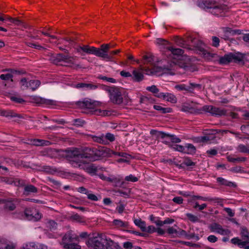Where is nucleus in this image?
Listing matches in <instances>:
<instances>
[{"label":"nucleus","instance_id":"1","mask_svg":"<svg viewBox=\"0 0 249 249\" xmlns=\"http://www.w3.org/2000/svg\"><path fill=\"white\" fill-rule=\"evenodd\" d=\"M178 68H182L186 71H193L194 70V67L186 56L184 59H178L174 61H169L167 65L163 67H155L152 69L151 73L156 75H160L162 73L173 75L175 74V71Z\"/></svg>","mask_w":249,"mask_h":249},{"label":"nucleus","instance_id":"2","mask_svg":"<svg viewBox=\"0 0 249 249\" xmlns=\"http://www.w3.org/2000/svg\"><path fill=\"white\" fill-rule=\"evenodd\" d=\"M199 7L213 15L222 17L227 11V5L221 3L218 0H198Z\"/></svg>","mask_w":249,"mask_h":249},{"label":"nucleus","instance_id":"3","mask_svg":"<svg viewBox=\"0 0 249 249\" xmlns=\"http://www.w3.org/2000/svg\"><path fill=\"white\" fill-rule=\"evenodd\" d=\"M110 151L108 148L105 147L96 148L94 147H86L82 148L81 158L89 159L90 160H97L99 158L106 157L109 156Z\"/></svg>","mask_w":249,"mask_h":249},{"label":"nucleus","instance_id":"4","mask_svg":"<svg viewBox=\"0 0 249 249\" xmlns=\"http://www.w3.org/2000/svg\"><path fill=\"white\" fill-rule=\"evenodd\" d=\"M100 88L107 91L109 95L110 100L114 104H121L123 103V98L121 89L115 86L100 85Z\"/></svg>","mask_w":249,"mask_h":249},{"label":"nucleus","instance_id":"5","mask_svg":"<svg viewBox=\"0 0 249 249\" xmlns=\"http://www.w3.org/2000/svg\"><path fill=\"white\" fill-rule=\"evenodd\" d=\"M116 46V44L112 43L102 44L100 47L99 57L106 61H112L115 52L114 50L110 51V49L114 48Z\"/></svg>","mask_w":249,"mask_h":249},{"label":"nucleus","instance_id":"6","mask_svg":"<svg viewBox=\"0 0 249 249\" xmlns=\"http://www.w3.org/2000/svg\"><path fill=\"white\" fill-rule=\"evenodd\" d=\"M241 235L243 240L235 237L231 240V242L240 248L249 249V232L246 227H241Z\"/></svg>","mask_w":249,"mask_h":249},{"label":"nucleus","instance_id":"7","mask_svg":"<svg viewBox=\"0 0 249 249\" xmlns=\"http://www.w3.org/2000/svg\"><path fill=\"white\" fill-rule=\"evenodd\" d=\"M107 240V239L103 238L98 234L97 236L89 238L87 245L93 249H105Z\"/></svg>","mask_w":249,"mask_h":249},{"label":"nucleus","instance_id":"8","mask_svg":"<svg viewBox=\"0 0 249 249\" xmlns=\"http://www.w3.org/2000/svg\"><path fill=\"white\" fill-rule=\"evenodd\" d=\"M76 52L81 56H84L86 54H94L99 57L100 48L90 46L88 45L78 46L75 48Z\"/></svg>","mask_w":249,"mask_h":249},{"label":"nucleus","instance_id":"9","mask_svg":"<svg viewBox=\"0 0 249 249\" xmlns=\"http://www.w3.org/2000/svg\"><path fill=\"white\" fill-rule=\"evenodd\" d=\"M175 88L178 91H185L189 93H194L195 89L201 90L202 85L199 84L189 82L188 85H177L175 86Z\"/></svg>","mask_w":249,"mask_h":249},{"label":"nucleus","instance_id":"10","mask_svg":"<svg viewBox=\"0 0 249 249\" xmlns=\"http://www.w3.org/2000/svg\"><path fill=\"white\" fill-rule=\"evenodd\" d=\"M76 105L80 108L89 110L88 111H85L84 112L87 113H90L91 114H94L95 110L96 105L94 102H91L90 100H84L83 101H79L76 103Z\"/></svg>","mask_w":249,"mask_h":249},{"label":"nucleus","instance_id":"11","mask_svg":"<svg viewBox=\"0 0 249 249\" xmlns=\"http://www.w3.org/2000/svg\"><path fill=\"white\" fill-rule=\"evenodd\" d=\"M202 110L209 112L212 115L215 116H221L225 115L226 110L219 107H217L213 106H204L202 107Z\"/></svg>","mask_w":249,"mask_h":249},{"label":"nucleus","instance_id":"12","mask_svg":"<svg viewBox=\"0 0 249 249\" xmlns=\"http://www.w3.org/2000/svg\"><path fill=\"white\" fill-rule=\"evenodd\" d=\"M3 71L8 72L6 74H2L0 75V78L3 80H9L13 82L12 78L15 75H21L25 72L23 71L17 70L12 69H5L2 71Z\"/></svg>","mask_w":249,"mask_h":249},{"label":"nucleus","instance_id":"13","mask_svg":"<svg viewBox=\"0 0 249 249\" xmlns=\"http://www.w3.org/2000/svg\"><path fill=\"white\" fill-rule=\"evenodd\" d=\"M209 229L211 231L216 232L221 235H229L231 233V231L228 229H224L222 226L217 223H213L211 224L209 226Z\"/></svg>","mask_w":249,"mask_h":249},{"label":"nucleus","instance_id":"14","mask_svg":"<svg viewBox=\"0 0 249 249\" xmlns=\"http://www.w3.org/2000/svg\"><path fill=\"white\" fill-rule=\"evenodd\" d=\"M78 239L79 236L76 235L72 234L71 231H69L63 237L61 245L64 247L65 244H69L70 242L73 241H77Z\"/></svg>","mask_w":249,"mask_h":249},{"label":"nucleus","instance_id":"15","mask_svg":"<svg viewBox=\"0 0 249 249\" xmlns=\"http://www.w3.org/2000/svg\"><path fill=\"white\" fill-rule=\"evenodd\" d=\"M0 116H4L7 118L17 117L18 119L15 120V121L17 122H18V119L23 118L20 114L16 113L12 110H3L1 109H0Z\"/></svg>","mask_w":249,"mask_h":249},{"label":"nucleus","instance_id":"16","mask_svg":"<svg viewBox=\"0 0 249 249\" xmlns=\"http://www.w3.org/2000/svg\"><path fill=\"white\" fill-rule=\"evenodd\" d=\"M191 41L192 45L196 48L200 53H201L204 50V44L201 41L196 38H193L192 37H189L188 38V41Z\"/></svg>","mask_w":249,"mask_h":249},{"label":"nucleus","instance_id":"17","mask_svg":"<svg viewBox=\"0 0 249 249\" xmlns=\"http://www.w3.org/2000/svg\"><path fill=\"white\" fill-rule=\"evenodd\" d=\"M100 85H96L92 83H80L76 84L74 86V87L77 89H95L98 87L100 88Z\"/></svg>","mask_w":249,"mask_h":249},{"label":"nucleus","instance_id":"18","mask_svg":"<svg viewBox=\"0 0 249 249\" xmlns=\"http://www.w3.org/2000/svg\"><path fill=\"white\" fill-rule=\"evenodd\" d=\"M156 96L159 98H162L164 100L168 102H170L171 103H176L177 102V98L174 95L169 93H163L160 92L157 95H156Z\"/></svg>","mask_w":249,"mask_h":249},{"label":"nucleus","instance_id":"19","mask_svg":"<svg viewBox=\"0 0 249 249\" xmlns=\"http://www.w3.org/2000/svg\"><path fill=\"white\" fill-rule=\"evenodd\" d=\"M181 110L184 112H187L192 114H199L200 113L201 110L197 109L194 107H193L190 105L184 103L181 106Z\"/></svg>","mask_w":249,"mask_h":249},{"label":"nucleus","instance_id":"20","mask_svg":"<svg viewBox=\"0 0 249 249\" xmlns=\"http://www.w3.org/2000/svg\"><path fill=\"white\" fill-rule=\"evenodd\" d=\"M16 201L14 199H9L5 200L4 202V209L6 211H12L16 208Z\"/></svg>","mask_w":249,"mask_h":249},{"label":"nucleus","instance_id":"21","mask_svg":"<svg viewBox=\"0 0 249 249\" xmlns=\"http://www.w3.org/2000/svg\"><path fill=\"white\" fill-rule=\"evenodd\" d=\"M168 54H173L174 56H179L184 53V51L179 48H174L172 46H167L166 47Z\"/></svg>","mask_w":249,"mask_h":249},{"label":"nucleus","instance_id":"22","mask_svg":"<svg viewBox=\"0 0 249 249\" xmlns=\"http://www.w3.org/2000/svg\"><path fill=\"white\" fill-rule=\"evenodd\" d=\"M131 74V78L135 82H139L143 79L144 75L140 70H134Z\"/></svg>","mask_w":249,"mask_h":249},{"label":"nucleus","instance_id":"23","mask_svg":"<svg viewBox=\"0 0 249 249\" xmlns=\"http://www.w3.org/2000/svg\"><path fill=\"white\" fill-rule=\"evenodd\" d=\"M37 192L38 189L36 187L31 184H28L25 185L23 194L26 196H28L31 193H36Z\"/></svg>","mask_w":249,"mask_h":249},{"label":"nucleus","instance_id":"24","mask_svg":"<svg viewBox=\"0 0 249 249\" xmlns=\"http://www.w3.org/2000/svg\"><path fill=\"white\" fill-rule=\"evenodd\" d=\"M84 169L86 172L91 175H96L98 170V167L92 163L85 165Z\"/></svg>","mask_w":249,"mask_h":249},{"label":"nucleus","instance_id":"25","mask_svg":"<svg viewBox=\"0 0 249 249\" xmlns=\"http://www.w3.org/2000/svg\"><path fill=\"white\" fill-rule=\"evenodd\" d=\"M217 182L219 183L220 185H225L228 187H236L237 186L236 184L232 182L228 181L226 179L221 178L218 177L216 178Z\"/></svg>","mask_w":249,"mask_h":249},{"label":"nucleus","instance_id":"26","mask_svg":"<svg viewBox=\"0 0 249 249\" xmlns=\"http://www.w3.org/2000/svg\"><path fill=\"white\" fill-rule=\"evenodd\" d=\"M105 249H121L117 243L110 239H107Z\"/></svg>","mask_w":249,"mask_h":249},{"label":"nucleus","instance_id":"27","mask_svg":"<svg viewBox=\"0 0 249 249\" xmlns=\"http://www.w3.org/2000/svg\"><path fill=\"white\" fill-rule=\"evenodd\" d=\"M150 133L152 135H154L156 137L157 139H159L160 138L164 139L165 137H167L168 135V133H166L162 131H158L155 129L151 130Z\"/></svg>","mask_w":249,"mask_h":249},{"label":"nucleus","instance_id":"28","mask_svg":"<svg viewBox=\"0 0 249 249\" xmlns=\"http://www.w3.org/2000/svg\"><path fill=\"white\" fill-rule=\"evenodd\" d=\"M196 152L195 146L191 143H186L184 145V153L193 155Z\"/></svg>","mask_w":249,"mask_h":249},{"label":"nucleus","instance_id":"29","mask_svg":"<svg viewBox=\"0 0 249 249\" xmlns=\"http://www.w3.org/2000/svg\"><path fill=\"white\" fill-rule=\"evenodd\" d=\"M231 62H239L243 60L244 58L243 54L240 53H231Z\"/></svg>","mask_w":249,"mask_h":249},{"label":"nucleus","instance_id":"30","mask_svg":"<svg viewBox=\"0 0 249 249\" xmlns=\"http://www.w3.org/2000/svg\"><path fill=\"white\" fill-rule=\"evenodd\" d=\"M40 85V82L38 80H31L28 81L27 88L35 90Z\"/></svg>","mask_w":249,"mask_h":249},{"label":"nucleus","instance_id":"31","mask_svg":"<svg viewBox=\"0 0 249 249\" xmlns=\"http://www.w3.org/2000/svg\"><path fill=\"white\" fill-rule=\"evenodd\" d=\"M35 213V211L31 208H26L24 210V215L26 218L29 220H33Z\"/></svg>","mask_w":249,"mask_h":249},{"label":"nucleus","instance_id":"32","mask_svg":"<svg viewBox=\"0 0 249 249\" xmlns=\"http://www.w3.org/2000/svg\"><path fill=\"white\" fill-rule=\"evenodd\" d=\"M219 62L221 64H227L231 62V53L225 54L223 56L220 57L219 59Z\"/></svg>","mask_w":249,"mask_h":249},{"label":"nucleus","instance_id":"33","mask_svg":"<svg viewBox=\"0 0 249 249\" xmlns=\"http://www.w3.org/2000/svg\"><path fill=\"white\" fill-rule=\"evenodd\" d=\"M108 149L110 151L109 153V156H107L106 157H110L112 156V155H117L120 157H124L126 159L128 158L129 157H130V155L124 152H114L111 150H110L109 148H108Z\"/></svg>","mask_w":249,"mask_h":249},{"label":"nucleus","instance_id":"34","mask_svg":"<svg viewBox=\"0 0 249 249\" xmlns=\"http://www.w3.org/2000/svg\"><path fill=\"white\" fill-rule=\"evenodd\" d=\"M202 55H203V57L207 59V60H212L213 58H214L216 56H217V54L214 53H211L206 50L204 49V51H203L201 53Z\"/></svg>","mask_w":249,"mask_h":249},{"label":"nucleus","instance_id":"35","mask_svg":"<svg viewBox=\"0 0 249 249\" xmlns=\"http://www.w3.org/2000/svg\"><path fill=\"white\" fill-rule=\"evenodd\" d=\"M70 219L73 221H76L77 222H79L80 223H85L86 220L85 219L84 217L81 216L78 214L77 213H76L75 214H73L70 217Z\"/></svg>","mask_w":249,"mask_h":249},{"label":"nucleus","instance_id":"36","mask_svg":"<svg viewBox=\"0 0 249 249\" xmlns=\"http://www.w3.org/2000/svg\"><path fill=\"white\" fill-rule=\"evenodd\" d=\"M154 108L160 111L162 113H170L172 111V109L169 107H163L159 105H154Z\"/></svg>","mask_w":249,"mask_h":249},{"label":"nucleus","instance_id":"37","mask_svg":"<svg viewBox=\"0 0 249 249\" xmlns=\"http://www.w3.org/2000/svg\"><path fill=\"white\" fill-rule=\"evenodd\" d=\"M163 142L164 143L166 144H168L170 147H172V148H173L175 150L184 153V146H182V145H178V144L171 145L170 144V142H168L167 141H164Z\"/></svg>","mask_w":249,"mask_h":249},{"label":"nucleus","instance_id":"38","mask_svg":"<svg viewBox=\"0 0 249 249\" xmlns=\"http://www.w3.org/2000/svg\"><path fill=\"white\" fill-rule=\"evenodd\" d=\"M134 223L136 225L138 226L142 231H146V224L143 221H142L141 219H137L134 220Z\"/></svg>","mask_w":249,"mask_h":249},{"label":"nucleus","instance_id":"39","mask_svg":"<svg viewBox=\"0 0 249 249\" xmlns=\"http://www.w3.org/2000/svg\"><path fill=\"white\" fill-rule=\"evenodd\" d=\"M7 20H9V21L15 24L16 25L22 26L23 27L25 26L24 23L22 21L18 19V18H12L11 17H9L7 18Z\"/></svg>","mask_w":249,"mask_h":249},{"label":"nucleus","instance_id":"40","mask_svg":"<svg viewBox=\"0 0 249 249\" xmlns=\"http://www.w3.org/2000/svg\"><path fill=\"white\" fill-rule=\"evenodd\" d=\"M94 111V114L97 115H101V116H109L111 115V112L110 111L107 110H101L100 109H97L95 110H93Z\"/></svg>","mask_w":249,"mask_h":249},{"label":"nucleus","instance_id":"41","mask_svg":"<svg viewBox=\"0 0 249 249\" xmlns=\"http://www.w3.org/2000/svg\"><path fill=\"white\" fill-rule=\"evenodd\" d=\"M49 60L51 61V62L55 65H58L60 62V58L58 57V53L55 55L51 53L50 55H49Z\"/></svg>","mask_w":249,"mask_h":249},{"label":"nucleus","instance_id":"42","mask_svg":"<svg viewBox=\"0 0 249 249\" xmlns=\"http://www.w3.org/2000/svg\"><path fill=\"white\" fill-rule=\"evenodd\" d=\"M113 224L117 227L127 228L128 226L127 222H123V221L119 219L114 220Z\"/></svg>","mask_w":249,"mask_h":249},{"label":"nucleus","instance_id":"43","mask_svg":"<svg viewBox=\"0 0 249 249\" xmlns=\"http://www.w3.org/2000/svg\"><path fill=\"white\" fill-rule=\"evenodd\" d=\"M42 171L48 174H53L57 171L56 168L49 166H44L42 167Z\"/></svg>","mask_w":249,"mask_h":249},{"label":"nucleus","instance_id":"44","mask_svg":"<svg viewBox=\"0 0 249 249\" xmlns=\"http://www.w3.org/2000/svg\"><path fill=\"white\" fill-rule=\"evenodd\" d=\"M69 156H70L71 158H78L80 157L81 158V152L79 151V150L77 148H75V149L73 150H71L69 153Z\"/></svg>","mask_w":249,"mask_h":249},{"label":"nucleus","instance_id":"45","mask_svg":"<svg viewBox=\"0 0 249 249\" xmlns=\"http://www.w3.org/2000/svg\"><path fill=\"white\" fill-rule=\"evenodd\" d=\"M58 57L60 58V62L64 61L70 62H71L72 59V57L70 56L69 55L64 54L63 53H58Z\"/></svg>","mask_w":249,"mask_h":249},{"label":"nucleus","instance_id":"46","mask_svg":"<svg viewBox=\"0 0 249 249\" xmlns=\"http://www.w3.org/2000/svg\"><path fill=\"white\" fill-rule=\"evenodd\" d=\"M228 160L231 162H242L246 160L247 158L245 157H238L237 158H232L231 156L227 157Z\"/></svg>","mask_w":249,"mask_h":249},{"label":"nucleus","instance_id":"47","mask_svg":"<svg viewBox=\"0 0 249 249\" xmlns=\"http://www.w3.org/2000/svg\"><path fill=\"white\" fill-rule=\"evenodd\" d=\"M63 40L64 41L63 43L65 44V46L68 47H71L75 44L74 39L72 38L66 37L63 39Z\"/></svg>","mask_w":249,"mask_h":249},{"label":"nucleus","instance_id":"48","mask_svg":"<svg viewBox=\"0 0 249 249\" xmlns=\"http://www.w3.org/2000/svg\"><path fill=\"white\" fill-rule=\"evenodd\" d=\"M37 103L46 105H53L54 101L40 98L37 100Z\"/></svg>","mask_w":249,"mask_h":249},{"label":"nucleus","instance_id":"49","mask_svg":"<svg viewBox=\"0 0 249 249\" xmlns=\"http://www.w3.org/2000/svg\"><path fill=\"white\" fill-rule=\"evenodd\" d=\"M237 149L241 153L249 154V146L247 147V146L244 144H239L238 146Z\"/></svg>","mask_w":249,"mask_h":249},{"label":"nucleus","instance_id":"50","mask_svg":"<svg viewBox=\"0 0 249 249\" xmlns=\"http://www.w3.org/2000/svg\"><path fill=\"white\" fill-rule=\"evenodd\" d=\"M47 227L51 230L53 231L57 228V223L53 220H49L47 223Z\"/></svg>","mask_w":249,"mask_h":249},{"label":"nucleus","instance_id":"51","mask_svg":"<svg viewBox=\"0 0 249 249\" xmlns=\"http://www.w3.org/2000/svg\"><path fill=\"white\" fill-rule=\"evenodd\" d=\"M63 248L65 249H80V247L75 243H69L65 244Z\"/></svg>","mask_w":249,"mask_h":249},{"label":"nucleus","instance_id":"52","mask_svg":"<svg viewBox=\"0 0 249 249\" xmlns=\"http://www.w3.org/2000/svg\"><path fill=\"white\" fill-rule=\"evenodd\" d=\"M146 90L154 93L155 95L158 94L159 93V89L155 85H153L151 87H147Z\"/></svg>","mask_w":249,"mask_h":249},{"label":"nucleus","instance_id":"53","mask_svg":"<svg viewBox=\"0 0 249 249\" xmlns=\"http://www.w3.org/2000/svg\"><path fill=\"white\" fill-rule=\"evenodd\" d=\"M98 78L103 80H104V81H106L110 82V83H116V79H115L113 78L107 77L105 76H103L102 75H99L98 77Z\"/></svg>","mask_w":249,"mask_h":249},{"label":"nucleus","instance_id":"54","mask_svg":"<svg viewBox=\"0 0 249 249\" xmlns=\"http://www.w3.org/2000/svg\"><path fill=\"white\" fill-rule=\"evenodd\" d=\"M175 40L178 46L182 47H185V46L186 45V42L183 39L177 36Z\"/></svg>","mask_w":249,"mask_h":249},{"label":"nucleus","instance_id":"55","mask_svg":"<svg viewBox=\"0 0 249 249\" xmlns=\"http://www.w3.org/2000/svg\"><path fill=\"white\" fill-rule=\"evenodd\" d=\"M169 136H167V137H168L170 138V141L173 143H178L181 142V140L177 137L176 136L174 135H171L170 134H168Z\"/></svg>","mask_w":249,"mask_h":249},{"label":"nucleus","instance_id":"56","mask_svg":"<svg viewBox=\"0 0 249 249\" xmlns=\"http://www.w3.org/2000/svg\"><path fill=\"white\" fill-rule=\"evenodd\" d=\"M212 45L214 47H217L219 45L220 39L215 36H212Z\"/></svg>","mask_w":249,"mask_h":249},{"label":"nucleus","instance_id":"57","mask_svg":"<svg viewBox=\"0 0 249 249\" xmlns=\"http://www.w3.org/2000/svg\"><path fill=\"white\" fill-rule=\"evenodd\" d=\"M92 138L93 141L97 142L100 143H105V137L104 136L101 137L93 136Z\"/></svg>","mask_w":249,"mask_h":249},{"label":"nucleus","instance_id":"58","mask_svg":"<svg viewBox=\"0 0 249 249\" xmlns=\"http://www.w3.org/2000/svg\"><path fill=\"white\" fill-rule=\"evenodd\" d=\"M186 238L187 239H195L196 241H198L199 239L198 235H196L195 233H187Z\"/></svg>","mask_w":249,"mask_h":249},{"label":"nucleus","instance_id":"59","mask_svg":"<svg viewBox=\"0 0 249 249\" xmlns=\"http://www.w3.org/2000/svg\"><path fill=\"white\" fill-rule=\"evenodd\" d=\"M11 100L17 103L22 104L25 102V101L21 98L17 97L15 96H11L10 98Z\"/></svg>","mask_w":249,"mask_h":249},{"label":"nucleus","instance_id":"60","mask_svg":"<svg viewBox=\"0 0 249 249\" xmlns=\"http://www.w3.org/2000/svg\"><path fill=\"white\" fill-rule=\"evenodd\" d=\"M125 180L127 181L136 182L138 179L137 177H134L132 175H130L125 177Z\"/></svg>","mask_w":249,"mask_h":249},{"label":"nucleus","instance_id":"61","mask_svg":"<svg viewBox=\"0 0 249 249\" xmlns=\"http://www.w3.org/2000/svg\"><path fill=\"white\" fill-rule=\"evenodd\" d=\"M144 63H150L153 61V58L151 55H145L143 56Z\"/></svg>","mask_w":249,"mask_h":249},{"label":"nucleus","instance_id":"62","mask_svg":"<svg viewBox=\"0 0 249 249\" xmlns=\"http://www.w3.org/2000/svg\"><path fill=\"white\" fill-rule=\"evenodd\" d=\"M104 137L105 140H108L111 142H113L115 140V137L114 135L110 133H107L106 136Z\"/></svg>","mask_w":249,"mask_h":249},{"label":"nucleus","instance_id":"63","mask_svg":"<svg viewBox=\"0 0 249 249\" xmlns=\"http://www.w3.org/2000/svg\"><path fill=\"white\" fill-rule=\"evenodd\" d=\"M187 216L188 219L192 222H195L198 220V217L191 213H187Z\"/></svg>","mask_w":249,"mask_h":249},{"label":"nucleus","instance_id":"64","mask_svg":"<svg viewBox=\"0 0 249 249\" xmlns=\"http://www.w3.org/2000/svg\"><path fill=\"white\" fill-rule=\"evenodd\" d=\"M23 249H37L34 243L27 244L25 246H23Z\"/></svg>","mask_w":249,"mask_h":249}]
</instances>
